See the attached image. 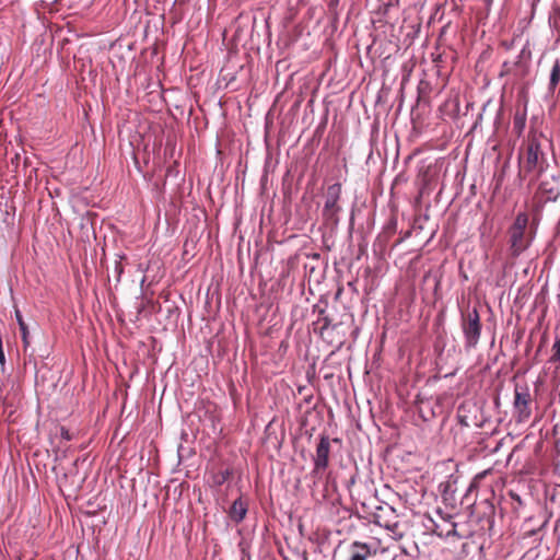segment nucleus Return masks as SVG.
<instances>
[{
  "mask_svg": "<svg viewBox=\"0 0 560 560\" xmlns=\"http://www.w3.org/2000/svg\"><path fill=\"white\" fill-rule=\"evenodd\" d=\"M527 225L528 215L525 212H520L517 213L514 223L509 228L508 234L512 257H518L532 243V237L526 234Z\"/></svg>",
  "mask_w": 560,
  "mask_h": 560,
  "instance_id": "obj_1",
  "label": "nucleus"
},
{
  "mask_svg": "<svg viewBox=\"0 0 560 560\" xmlns=\"http://www.w3.org/2000/svg\"><path fill=\"white\" fill-rule=\"evenodd\" d=\"M460 326L465 339V349L476 348L481 335L480 316L476 307L462 313Z\"/></svg>",
  "mask_w": 560,
  "mask_h": 560,
  "instance_id": "obj_2",
  "label": "nucleus"
},
{
  "mask_svg": "<svg viewBox=\"0 0 560 560\" xmlns=\"http://www.w3.org/2000/svg\"><path fill=\"white\" fill-rule=\"evenodd\" d=\"M533 398L527 385H515L513 400V417L516 422L525 423L532 417Z\"/></svg>",
  "mask_w": 560,
  "mask_h": 560,
  "instance_id": "obj_3",
  "label": "nucleus"
},
{
  "mask_svg": "<svg viewBox=\"0 0 560 560\" xmlns=\"http://www.w3.org/2000/svg\"><path fill=\"white\" fill-rule=\"evenodd\" d=\"M341 184L336 183L328 186L325 195L323 218L326 222L334 225H336L339 222V212L341 211L339 200L341 197Z\"/></svg>",
  "mask_w": 560,
  "mask_h": 560,
  "instance_id": "obj_4",
  "label": "nucleus"
},
{
  "mask_svg": "<svg viewBox=\"0 0 560 560\" xmlns=\"http://www.w3.org/2000/svg\"><path fill=\"white\" fill-rule=\"evenodd\" d=\"M524 168L526 172L536 173V175H540L545 170V154L537 140L528 142Z\"/></svg>",
  "mask_w": 560,
  "mask_h": 560,
  "instance_id": "obj_5",
  "label": "nucleus"
},
{
  "mask_svg": "<svg viewBox=\"0 0 560 560\" xmlns=\"http://www.w3.org/2000/svg\"><path fill=\"white\" fill-rule=\"evenodd\" d=\"M330 441L326 435H322L316 447V456L314 458L313 474L325 470L329 463Z\"/></svg>",
  "mask_w": 560,
  "mask_h": 560,
  "instance_id": "obj_6",
  "label": "nucleus"
},
{
  "mask_svg": "<svg viewBox=\"0 0 560 560\" xmlns=\"http://www.w3.org/2000/svg\"><path fill=\"white\" fill-rule=\"evenodd\" d=\"M247 513V502L244 501L242 498L236 499L229 511V516L232 521L235 523H241Z\"/></svg>",
  "mask_w": 560,
  "mask_h": 560,
  "instance_id": "obj_7",
  "label": "nucleus"
},
{
  "mask_svg": "<svg viewBox=\"0 0 560 560\" xmlns=\"http://www.w3.org/2000/svg\"><path fill=\"white\" fill-rule=\"evenodd\" d=\"M371 556L368 544L354 541L350 547L349 560H366Z\"/></svg>",
  "mask_w": 560,
  "mask_h": 560,
  "instance_id": "obj_8",
  "label": "nucleus"
},
{
  "mask_svg": "<svg viewBox=\"0 0 560 560\" xmlns=\"http://www.w3.org/2000/svg\"><path fill=\"white\" fill-rule=\"evenodd\" d=\"M560 82V63L558 60L555 61L550 71L548 92L552 95Z\"/></svg>",
  "mask_w": 560,
  "mask_h": 560,
  "instance_id": "obj_9",
  "label": "nucleus"
},
{
  "mask_svg": "<svg viewBox=\"0 0 560 560\" xmlns=\"http://www.w3.org/2000/svg\"><path fill=\"white\" fill-rule=\"evenodd\" d=\"M232 471L229 468L219 470L212 475V482L215 486H222L231 477Z\"/></svg>",
  "mask_w": 560,
  "mask_h": 560,
  "instance_id": "obj_10",
  "label": "nucleus"
},
{
  "mask_svg": "<svg viewBox=\"0 0 560 560\" xmlns=\"http://www.w3.org/2000/svg\"><path fill=\"white\" fill-rule=\"evenodd\" d=\"M15 316H16V320H18L19 326H20V330H21V334H22L23 342H24L25 346H27L28 345V340H27L28 331H27L26 324L24 323V320L22 318V315H21L19 310L15 311Z\"/></svg>",
  "mask_w": 560,
  "mask_h": 560,
  "instance_id": "obj_11",
  "label": "nucleus"
},
{
  "mask_svg": "<svg viewBox=\"0 0 560 560\" xmlns=\"http://www.w3.org/2000/svg\"><path fill=\"white\" fill-rule=\"evenodd\" d=\"M380 525H382L387 530L392 532L394 535L398 536V538H401L404 534L399 532V523L398 522H386L382 524L378 522Z\"/></svg>",
  "mask_w": 560,
  "mask_h": 560,
  "instance_id": "obj_12",
  "label": "nucleus"
},
{
  "mask_svg": "<svg viewBox=\"0 0 560 560\" xmlns=\"http://www.w3.org/2000/svg\"><path fill=\"white\" fill-rule=\"evenodd\" d=\"M550 362L559 363L560 362V337H556L555 343L552 346V355L550 357Z\"/></svg>",
  "mask_w": 560,
  "mask_h": 560,
  "instance_id": "obj_13",
  "label": "nucleus"
},
{
  "mask_svg": "<svg viewBox=\"0 0 560 560\" xmlns=\"http://www.w3.org/2000/svg\"><path fill=\"white\" fill-rule=\"evenodd\" d=\"M60 438L63 441H70L72 439V435H71L70 431L67 428L61 427L60 428Z\"/></svg>",
  "mask_w": 560,
  "mask_h": 560,
  "instance_id": "obj_14",
  "label": "nucleus"
},
{
  "mask_svg": "<svg viewBox=\"0 0 560 560\" xmlns=\"http://www.w3.org/2000/svg\"><path fill=\"white\" fill-rule=\"evenodd\" d=\"M4 363H5V357H4L3 348L0 347V364L3 366Z\"/></svg>",
  "mask_w": 560,
  "mask_h": 560,
  "instance_id": "obj_15",
  "label": "nucleus"
},
{
  "mask_svg": "<svg viewBox=\"0 0 560 560\" xmlns=\"http://www.w3.org/2000/svg\"><path fill=\"white\" fill-rule=\"evenodd\" d=\"M328 325H329V319H328V318H325L324 328H326Z\"/></svg>",
  "mask_w": 560,
  "mask_h": 560,
  "instance_id": "obj_16",
  "label": "nucleus"
},
{
  "mask_svg": "<svg viewBox=\"0 0 560 560\" xmlns=\"http://www.w3.org/2000/svg\"><path fill=\"white\" fill-rule=\"evenodd\" d=\"M117 268H119V272H122V269L119 265H117Z\"/></svg>",
  "mask_w": 560,
  "mask_h": 560,
  "instance_id": "obj_17",
  "label": "nucleus"
}]
</instances>
